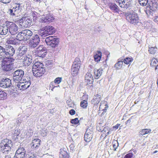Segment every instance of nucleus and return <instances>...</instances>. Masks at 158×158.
I'll return each instance as SVG.
<instances>
[{
    "mask_svg": "<svg viewBox=\"0 0 158 158\" xmlns=\"http://www.w3.org/2000/svg\"><path fill=\"white\" fill-rule=\"evenodd\" d=\"M120 125V124H117L115 126H114L113 127L115 129H117L118 127Z\"/></svg>",
    "mask_w": 158,
    "mask_h": 158,
    "instance_id": "64",
    "label": "nucleus"
},
{
    "mask_svg": "<svg viewBox=\"0 0 158 158\" xmlns=\"http://www.w3.org/2000/svg\"><path fill=\"white\" fill-rule=\"evenodd\" d=\"M24 73L22 69H18L15 71L13 73V80L15 82H18L23 79Z\"/></svg>",
    "mask_w": 158,
    "mask_h": 158,
    "instance_id": "8",
    "label": "nucleus"
},
{
    "mask_svg": "<svg viewBox=\"0 0 158 158\" xmlns=\"http://www.w3.org/2000/svg\"><path fill=\"white\" fill-rule=\"evenodd\" d=\"M23 31L26 41L29 40L33 35V32L29 30H25Z\"/></svg>",
    "mask_w": 158,
    "mask_h": 158,
    "instance_id": "20",
    "label": "nucleus"
},
{
    "mask_svg": "<svg viewBox=\"0 0 158 158\" xmlns=\"http://www.w3.org/2000/svg\"><path fill=\"white\" fill-rule=\"evenodd\" d=\"M92 138L93 134L92 133L89 132L88 131V130H87L85 132L84 136V138L85 141L87 142H89L92 139Z\"/></svg>",
    "mask_w": 158,
    "mask_h": 158,
    "instance_id": "19",
    "label": "nucleus"
},
{
    "mask_svg": "<svg viewBox=\"0 0 158 158\" xmlns=\"http://www.w3.org/2000/svg\"><path fill=\"white\" fill-rule=\"evenodd\" d=\"M6 25L8 28V31L12 35H15L18 32V28L16 24L14 22L8 21H6Z\"/></svg>",
    "mask_w": 158,
    "mask_h": 158,
    "instance_id": "7",
    "label": "nucleus"
},
{
    "mask_svg": "<svg viewBox=\"0 0 158 158\" xmlns=\"http://www.w3.org/2000/svg\"><path fill=\"white\" fill-rule=\"evenodd\" d=\"M112 145L113 147V150H116L117 147L118 146V143L117 141L114 140L112 142Z\"/></svg>",
    "mask_w": 158,
    "mask_h": 158,
    "instance_id": "43",
    "label": "nucleus"
},
{
    "mask_svg": "<svg viewBox=\"0 0 158 158\" xmlns=\"http://www.w3.org/2000/svg\"><path fill=\"white\" fill-rule=\"evenodd\" d=\"M20 133V130H17L16 131L15 130V136L16 135L17 136H18L19 135V134Z\"/></svg>",
    "mask_w": 158,
    "mask_h": 158,
    "instance_id": "58",
    "label": "nucleus"
},
{
    "mask_svg": "<svg viewBox=\"0 0 158 158\" xmlns=\"http://www.w3.org/2000/svg\"><path fill=\"white\" fill-rule=\"evenodd\" d=\"M102 56V52L100 51H98L97 53L94 56V60L97 62H99Z\"/></svg>",
    "mask_w": 158,
    "mask_h": 158,
    "instance_id": "28",
    "label": "nucleus"
},
{
    "mask_svg": "<svg viewBox=\"0 0 158 158\" xmlns=\"http://www.w3.org/2000/svg\"><path fill=\"white\" fill-rule=\"evenodd\" d=\"M85 80L88 84H93L94 79L92 75L90 73H87L85 76Z\"/></svg>",
    "mask_w": 158,
    "mask_h": 158,
    "instance_id": "18",
    "label": "nucleus"
},
{
    "mask_svg": "<svg viewBox=\"0 0 158 158\" xmlns=\"http://www.w3.org/2000/svg\"><path fill=\"white\" fill-rule=\"evenodd\" d=\"M19 21L22 27L27 28L31 25L32 19L29 17H24L22 18Z\"/></svg>",
    "mask_w": 158,
    "mask_h": 158,
    "instance_id": "9",
    "label": "nucleus"
},
{
    "mask_svg": "<svg viewBox=\"0 0 158 158\" xmlns=\"http://www.w3.org/2000/svg\"><path fill=\"white\" fill-rule=\"evenodd\" d=\"M79 120L78 119V118H75L74 119H71V120L70 122L71 123L77 124L79 123Z\"/></svg>",
    "mask_w": 158,
    "mask_h": 158,
    "instance_id": "46",
    "label": "nucleus"
},
{
    "mask_svg": "<svg viewBox=\"0 0 158 158\" xmlns=\"http://www.w3.org/2000/svg\"><path fill=\"white\" fill-rule=\"evenodd\" d=\"M39 33V35L42 37H44L49 35L48 32L46 29V26L40 29Z\"/></svg>",
    "mask_w": 158,
    "mask_h": 158,
    "instance_id": "23",
    "label": "nucleus"
},
{
    "mask_svg": "<svg viewBox=\"0 0 158 158\" xmlns=\"http://www.w3.org/2000/svg\"><path fill=\"white\" fill-rule=\"evenodd\" d=\"M40 41L39 36L37 35H35L32 36L29 41V46L31 48H34L36 47Z\"/></svg>",
    "mask_w": 158,
    "mask_h": 158,
    "instance_id": "10",
    "label": "nucleus"
},
{
    "mask_svg": "<svg viewBox=\"0 0 158 158\" xmlns=\"http://www.w3.org/2000/svg\"><path fill=\"white\" fill-rule=\"evenodd\" d=\"M75 111L74 110L71 109L70 110V114L73 115L75 114Z\"/></svg>",
    "mask_w": 158,
    "mask_h": 158,
    "instance_id": "57",
    "label": "nucleus"
},
{
    "mask_svg": "<svg viewBox=\"0 0 158 158\" xmlns=\"http://www.w3.org/2000/svg\"><path fill=\"white\" fill-rule=\"evenodd\" d=\"M62 78L61 77H58L56 78L54 80V83L57 84H60Z\"/></svg>",
    "mask_w": 158,
    "mask_h": 158,
    "instance_id": "49",
    "label": "nucleus"
},
{
    "mask_svg": "<svg viewBox=\"0 0 158 158\" xmlns=\"http://www.w3.org/2000/svg\"><path fill=\"white\" fill-rule=\"evenodd\" d=\"M133 60V59L132 57H127L124 59H123V62L126 64H128L132 62Z\"/></svg>",
    "mask_w": 158,
    "mask_h": 158,
    "instance_id": "39",
    "label": "nucleus"
},
{
    "mask_svg": "<svg viewBox=\"0 0 158 158\" xmlns=\"http://www.w3.org/2000/svg\"><path fill=\"white\" fill-rule=\"evenodd\" d=\"M123 58H121L118 60V62L114 65V67L116 69H121L122 67L123 64Z\"/></svg>",
    "mask_w": 158,
    "mask_h": 158,
    "instance_id": "26",
    "label": "nucleus"
},
{
    "mask_svg": "<svg viewBox=\"0 0 158 158\" xmlns=\"http://www.w3.org/2000/svg\"><path fill=\"white\" fill-rule=\"evenodd\" d=\"M40 140L39 139H35L32 141L33 144L32 146H33L35 148L38 147L40 145Z\"/></svg>",
    "mask_w": 158,
    "mask_h": 158,
    "instance_id": "36",
    "label": "nucleus"
},
{
    "mask_svg": "<svg viewBox=\"0 0 158 158\" xmlns=\"http://www.w3.org/2000/svg\"><path fill=\"white\" fill-rule=\"evenodd\" d=\"M88 106V103L86 100H83L81 101L80 103V106L83 108H86Z\"/></svg>",
    "mask_w": 158,
    "mask_h": 158,
    "instance_id": "42",
    "label": "nucleus"
},
{
    "mask_svg": "<svg viewBox=\"0 0 158 158\" xmlns=\"http://www.w3.org/2000/svg\"><path fill=\"white\" fill-rule=\"evenodd\" d=\"M26 152H22L20 153H15L14 158H26Z\"/></svg>",
    "mask_w": 158,
    "mask_h": 158,
    "instance_id": "38",
    "label": "nucleus"
},
{
    "mask_svg": "<svg viewBox=\"0 0 158 158\" xmlns=\"http://www.w3.org/2000/svg\"><path fill=\"white\" fill-rule=\"evenodd\" d=\"M158 64V61L155 58H153L151 60L150 66L152 67H156V65Z\"/></svg>",
    "mask_w": 158,
    "mask_h": 158,
    "instance_id": "41",
    "label": "nucleus"
},
{
    "mask_svg": "<svg viewBox=\"0 0 158 158\" xmlns=\"http://www.w3.org/2000/svg\"><path fill=\"white\" fill-rule=\"evenodd\" d=\"M131 122V119L130 118L128 120H127L126 122V124L127 125H128L129 124V123Z\"/></svg>",
    "mask_w": 158,
    "mask_h": 158,
    "instance_id": "63",
    "label": "nucleus"
},
{
    "mask_svg": "<svg viewBox=\"0 0 158 158\" xmlns=\"http://www.w3.org/2000/svg\"><path fill=\"white\" fill-rule=\"evenodd\" d=\"M37 69L36 70H38V71L41 72L43 74H44L46 72L45 69L44 67H43L41 68H38V67L37 68Z\"/></svg>",
    "mask_w": 158,
    "mask_h": 158,
    "instance_id": "50",
    "label": "nucleus"
},
{
    "mask_svg": "<svg viewBox=\"0 0 158 158\" xmlns=\"http://www.w3.org/2000/svg\"><path fill=\"white\" fill-rule=\"evenodd\" d=\"M103 133L104 132H106L107 131H109L110 130V128L108 126H105L104 128L103 127Z\"/></svg>",
    "mask_w": 158,
    "mask_h": 158,
    "instance_id": "53",
    "label": "nucleus"
},
{
    "mask_svg": "<svg viewBox=\"0 0 158 158\" xmlns=\"http://www.w3.org/2000/svg\"><path fill=\"white\" fill-rule=\"evenodd\" d=\"M12 85L11 80L10 79L4 77L2 78L0 81V86L3 88L10 87Z\"/></svg>",
    "mask_w": 158,
    "mask_h": 158,
    "instance_id": "12",
    "label": "nucleus"
},
{
    "mask_svg": "<svg viewBox=\"0 0 158 158\" xmlns=\"http://www.w3.org/2000/svg\"><path fill=\"white\" fill-rule=\"evenodd\" d=\"M103 71L102 69H94V78L98 79L101 75Z\"/></svg>",
    "mask_w": 158,
    "mask_h": 158,
    "instance_id": "24",
    "label": "nucleus"
},
{
    "mask_svg": "<svg viewBox=\"0 0 158 158\" xmlns=\"http://www.w3.org/2000/svg\"><path fill=\"white\" fill-rule=\"evenodd\" d=\"M26 80V79H25L24 78L23 79V81H24V84L23 85V84H22L21 88H22L23 90L27 89L31 85V82L30 80L28 81Z\"/></svg>",
    "mask_w": 158,
    "mask_h": 158,
    "instance_id": "32",
    "label": "nucleus"
},
{
    "mask_svg": "<svg viewBox=\"0 0 158 158\" xmlns=\"http://www.w3.org/2000/svg\"><path fill=\"white\" fill-rule=\"evenodd\" d=\"M118 5L121 8L127 9L131 6V0H124L121 3L120 2Z\"/></svg>",
    "mask_w": 158,
    "mask_h": 158,
    "instance_id": "16",
    "label": "nucleus"
},
{
    "mask_svg": "<svg viewBox=\"0 0 158 158\" xmlns=\"http://www.w3.org/2000/svg\"><path fill=\"white\" fill-rule=\"evenodd\" d=\"M43 65L40 62H35L33 65V67L36 69H37V68H41L43 67Z\"/></svg>",
    "mask_w": 158,
    "mask_h": 158,
    "instance_id": "40",
    "label": "nucleus"
},
{
    "mask_svg": "<svg viewBox=\"0 0 158 158\" xmlns=\"http://www.w3.org/2000/svg\"><path fill=\"white\" fill-rule=\"evenodd\" d=\"M46 28L47 31L48 32V35L53 34L55 32V29L52 26L47 25L46 26Z\"/></svg>",
    "mask_w": 158,
    "mask_h": 158,
    "instance_id": "31",
    "label": "nucleus"
},
{
    "mask_svg": "<svg viewBox=\"0 0 158 158\" xmlns=\"http://www.w3.org/2000/svg\"><path fill=\"white\" fill-rule=\"evenodd\" d=\"M108 6L110 10L114 13L119 14L121 11L119 7L115 3H109L108 4Z\"/></svg>",
    "mask_w": 158,
    "mask_h": 158,
    "instance_id": "15",
    "label": "nucleus"
},
{
    "mask_svg": "<svg viewBox=\"0 0 158 158\" xmlns=\"http://www.w3.org/2000/svg\"><path fill=\"white\" fill-rule=\"evenodd\" d=\"M23 33V31H21L19 33L16 35V38L19 42V41H26L25 40V38H24V35Z\"/></svg>",
    "mask_w": 158,
    "mask_h": 158,
    "instance_id": "30",
    "label": "nucleus"
},
{
    "mask_svg": "<svg viewBox=\"0 0 158 158\" xmlns=\"http://www.w3.org/2000/svg\"><path fill=\"white\" fill-rule=\"evenodd\" d=\"M105 107L104 109H103L102 110L104 112H106L107 108H108V106L107 105V104H105Z\"/></svg>",
    "mask_w": 158,
    "mask_h": 158,
    "instance_id": "60",
    "label": "nucleus"
},
{
    "mask_svg": "<svg viewBox=\"0 0 158 158\" xmlns=\"http://www.w3.org/2000/svg\"><path fill=\"white\" fill-rule=\"evenodd\" d=\"M80 68L72 66L71 68V74L72 76V85H73L74 83L77 80V75L78 73V71Z\"/></svg>",
    "mask_w": 158,
    "mask_h": 158,
    "instance_id": "14",
    "label": "nucleus"
},
{
    "mask_svg": "<svg viewBox=\"0 0 158 158\" xmlns=\"http://www.w3.org/2000/svg\"><path fill=\"white\" fill-rule=\"evenodd\" d=\"M154 21L158 24V16L155 17Z\"/></svg>",
    "mask_w": 158,
    "mask_h": 158,
    "instance_id": "62",
    "label": "nucleus"
},
{
    "mask_svg": "<svg viewBox=\"0 0 158 158\" xmlns=\"http://www.w3.org/2000/svg\"><path fill=\"white\" fill-rule=\"evenodd\" d=\"M11 0H0V1L4 4H7L9 3Z\"/></svg>",
    "mask_w": 158,
    "mask_h": 158,
    "instance_id": "54",
    "label": "nucleus"
},
{
    "mask_svg": "<svg viewBox=\"0 0 158 158\" xmlns=\"http://www.w3.org/2000/svg\"><path fill=\"white\" fill-rule=\"evenodd\" d=\"M27 48L25 46H21L18 48V56H21L25 55L27 52Z\"/></svg>",
    "mask_w": 158,
    "mask_h": 158,
    "instance_id": "17",
    "label": "nucleus"
},
{
    "mask_svg": "<svg viewBox=\"0 0 158 158\" xmlns=\"http://www.w3.org/2000/svg\"><path fill=\"white\" fill-rule=\"evenodd\" d=\"M140 4L143 6H146L144 11L148 16L152 15L153 12L156 11L158 8V3L155 0L148 4V0H138Z\"/></svg>",
    "mask_w": 158,
    "mask_h": 158,
    "instance_id": "1",
    "label": "nucleus"
},
{
    "mask_svg": "<svg viewBox=\"0 0 158 158\" xmlns=\"http://www.w3.org/2000/svg\"><path fill=\"white\" fill-rule=\"evenodd\" d=\"M12 146L13 143L11 140L7 139H4L0 144L1 152L4 154H7L10 151Z\"/></svg>",
    "mask_w": 158,
    "mask_h": 158,
    "instance_id": "3",
    "label": "nucleus"
},
{
    "mask_svg": "<svg viewBox=\"0 0 158 158\" xmlns=\"http://www.w3.org/2000/svg\"><path fill=\"white\" fill-rule=\"evenodd\" d=\"M6 22L5 23L0 26V35H5L8 32V28L6 26Z\"/></svg>",
    "mask_w": 158,
    "mask_h": 158,
    "instance_id": "21",
    "label": "nucleus"
},
{
    "mask_svg": "<svg viewBox=\"0 0 158 158\" xmlns=\"http://www.w3.org/2000/svg\"><path fill=\"white\" fill-rule=\"evenodd\" d=\"M23 152H26V151L24 148L23 147L20 148L17 150L15 153L19 154Z\"/></svg>",
    "mask_w": 158,
    "mask_h": 158,
    "instance_id": "48",
    "label": "nucleus"
},
{
    "mask_svg": "<svg viewBox=\"0 0 158 158\" xmlns=\"http://www.w3.org/2000/svg\"><path fill=\"white\" fill-rule=\"evenodd\" d=\"M33 52L35 55L39 57L44 58L47 53V49L43 45H40L35 49Z\"/></svg>",
    "mask_w": 158,
    "mask_h": 158,
    "instance_id": "6",
    "label": "nucleus"
},
{
    "mask_svg": "<svg viewBox=\"0 0 158 158\" xmlns=\"http://www.w3.org/2000/svg\"><path fill=\"white\" fill-rule=\"evenodd\" d=\"M7 95V93L2 90L1 93H0V99H2V98L6 97Z\"/></svg>",
    "mask_w": 158,
    "mask_h": 158,
    "instance_id": "47",
    "label": "nucleus"
},
{
    "mask_svg": "<svg viewBox=\"0 0 158 158\" xmlns=\"http://www.w3.org/2000/svg\"><path fill=\"white\" fill-rule=\"evenodd\" d=\"M11 59V58H6L2 60V68L4 71L12 72L14 70Z\"/></svg>",
    "mask_w": 158,
    "mask_h": 158,
    "instance_id": "4",
    "label": "nucleus"
},
{
    "mask_svg": "<svg viewBox=\"0 0 158 158\" xmlns=\"http://www.w3.org/2000/svg\"><path fill=\"white\" fill-rule=\"evenodd\" d=\"M144 131H145L146 134H147L149 133L151 131V130L150 129H144Z\"/></svg>",
    "mask_w": 158,
    "mask_h": 158,
    "instance_id": "61",
    "label": "nucleus"
},
{
    "mask_svg": "<svg viewBox=\"0 0 158 158\" xmlns=\"http://www.w3.org/2000/svg\"><path fill=\"white\" fill-rule=\"evenodd\" d=\"M43 15L44 17H42L40 19V21L41 23H48L52 22L54 19L53 16L48 12L44 13Z\"/></svg>",
    "mask_w": 158,
    "mask_h": 158,
    "instance_id": "11",
    "label": "nucleus"
},
{
    "mask_svg": "<svg viewBox=\"0 0 158 158\" xmlns=\"http://www.w3.org/2000/svg\"><path fill=\"white\" fill-rule=\"evenodd\" d=\"M30 55H28L27 56L24 58V64L26 66H29L32 62V59L30 57Z\"/></svg>",
    "mask_w": 158,
    "mask_h": 158,
    "instance_id": "29",
    "label": "nucleus"
},
{
    "mask_svg": "<svg viewBox=\"0 0 158 158\" xmlns=\"http://www.w3.org/2000/svg\"><path fill=\"white\" fill-rule=\"evenodd\" d=\"M133 156V154L132 153H129L126 154L124 156V158H131Z\"/></svg>",
    "mask_w": 158,
    "mask_h": 158,
    "instance_id": "51",
    "label": "nucleus"
},
{
    "mask_svg": "<svg viewBox=\"0 0 158 158\" xmlns=\"http://www.w3.org/2000/svg\"><path fill=\"white\" fill-rule=\"evenodd\" d=\"M5 57L9 58L13 56L15 53V50L14 47L10 45H8L6 47Z\"/></svg>",
    "mask_w": 158,
    "mask_h": 158,
    "instance_id": "13",
    "label": "nucleus"
},
{
    "mask_svg": "<svg viewBox=\"0 0 158 158\" xmlns=\"http://www.w3.org/2000/svg\"><path fill=\"white\" fill-rule=\"evenodd\" d=\"M103 126L102 127H98L97 128V130H98V131L99 132H103Z\"/></svg>",
    "mask_w": 158,
    "mask_h": 158,
    "instance_id": "56",
    "label": "nucleus"
},
{
    "mask_svg": "<svg viewBox=\"0 0 158 158\" xmlns=\"http://www.w3.org/2000/svg\"><path fill=\"white\" fill-rule=\"evenodd\" d=\"M81 62L80 59L79 58L76 57L73 63L72 66L80 68Z\"/></svg>",
    "mask_w": 158,
    "mask_h": 158,
    "instance_id": "34",
    "label": "nucleus"
},
{
    "mask_svg": "<svg viewBox=\"0 0 158 158\" xmlns=\"http://www.w3.org/2000/svg\"><path fill=\"white\" fill-rule=\"evenodd\" d=\"M60 158H69V154L66 151L60 149L59 155Z\"/></svg>",
    "mask_w": 158,
    "mask_h": 158,
    "instance_id": "33",
    "label": "nucleus"
},
{
    "mask_svg": "<svg viewBox=\"0 0 158 158\" xmlns=\"http://www.w3.org/2000/svg\"><path fill=\"white\" fill-rule=\"evenodd\" d=\"M53 40H52V47L55 48L57 46L59 42V38L56 37L55 36H53Z\"/></svg>",
    "mask_w": 158,
    "mask_h": 158,
    "instance_id": "37",
    "label": "nucleus"
},
{
    "mask_svg": "<svg viewBox=\"0 0 158 158\" xmlns=\"http://www.w3.org/2000/svg\"><path fill=\"white\" fill-rule=\"evenodd\" d=\"M53 36H49L46 38L45 41L46 44L52 47V40H53Z\"/></svg>",
    "mask_w": 158,
    "mask_h": 158,
    "instance_id": "35",
    "label": "nucleus"
},
{
    "mask_svg": "<svg viewBox=\"0 0 158 158\" xmlns=\"http://www.w3.org/2000/svg\"><path fill=\"white\" fill-rule=\"evenodd\" d=\"M23 6L22 4L17 3L12 9H8L7 13L12 17L16 16L21 12Z\"/></svg>",
    "mask_w": 158,
    "mask_h": 158,
    "instance_id": "5",
    "label": "nucleus"
},
{
    "mask_svg": "<svg viewBox=\"0 0 158 158\" xmlns=\"http://www.w3.org/2000/svg\"><path fill=\"white\" fill-rule=\"evenodd\" d=\"M101 96L100 95L97 94L94 96L93 99L91 101L92 104L95 105L98 104L101 100Z\"/></svg>",
    "mask_w": 158,
    "mask_h": 158,
    "instance_id": "22",
    "label": "nucleus"
},
{
    "mask_svg": "<svg viewBox=\"0 0 158 158\" xmlns=\"http://www.w3.org/2000/svg\"><path fill=\"white\" fill-rule=\"evenodd\" d=\"M6 47L0 46V60H2L5 59V57Z\"/></svg>",
    "mask_w": 158,
    "mask_h": 158,
    "instance_id": "27",
    "label": "nucleus"
},
{
    "mask_svg": "<svg viewBox=\"0 0 158 158\" xmlns=\"http://www.w3.org/2000/svg\"><path fill=\"white\" fill-rule=\"evenodd\" d=\"M33 75L36 77H40L43 75L41 72L38 71V70H36L33 72Z\"/></svg>",
    "mask_w": 158,
    "mask_h": 158,
    "instance_id": "44",
    "label": "nucleus"
},
{
    "mask_svg": "<svg viewBox=\"0 0 158 158\" xmlns=\"http://www.w3.org/2000/svg\"><path fill=\"white\" fill-rule=\"evenodd\" d=\"M157 48H156L155 47H149V48L148 51L150 53L152 54H154L156 52V49Z\"/></svg>",
    "mask_w": 158,
    "mask_h": 158,
    "instance_id": "45",
    "label": "nucleus"
},
{
    "mask_svg": "<svg viewBox=\"0 0 158 158\" xmlns=\"http://www.w3.org/2000/svg\"><path fill=\"white\" fill-rule=\"evenodd\" d=\"M144 130V129H142L139 132L140 136H143V135L146 134L145 131Z\"/></svg>",
    "mask_w": 158,
    "mask_h": 158,
    "instance_id": "55",
    "label": "nucleus"
},
{
    "mask_svg": "<svg viewBox=\"0 0 158 158\" xmlns=\"http://www.w3.org/2000/svg\"><path fill=\"white\" fill-rule=\"evenodd\" d=\"M8 42L9 44L15 45L18 44L19 43V42L18 41L15 37H11L8 40Z\"/></svg>",
    "mask_w": 158,
    "mask_h": 158,
    "instance_id": "25",
    "label": "nucleus"
},
{
    "mask_svg": "<svg viewBox=\"0 0 158 158\" xmlns=\"http://www.w3.org/2000/svg\"><path fill=\"white\" fill-rule=\"evenodd\" d=\"M75 146L74 144L71 143V145H70V149L71 150L73 151L74 149Z\"/></svg>",
    "mask_w": 158,
    "mask_h": 158,
    "instance_id": "59",
    "label": "nucleus"
},
{
    "mask_svg": "<svg viewBox=\"0 0 158 158\" xmlns=\"http://www.w3.org/2000/svg\"><path fill=\"white\" fill-rule=\"evenodd\" d=\"M124 16L126 20L131 24L135 25L141 23L138 14L132 10L125 12Z\"/></svg>",
    "mask_w": 158,
    "mask_h": 158,
    "instance_id": "2",
    "label": "nucleus"
},
{
    "mask_svg": "<svg viewBox=\"0 0 158 158\" xmlns=\"http://www.w3.org/2000/svg\"><path fill=\"white\" fill-rule=\"evenodd\" d=\"M19 81L18 82H19V83H17V85H16V86H17V87H18L19 89L20 90H21L22 89H23L22 88H22V84H23L24 83V82H19Z\"/></svg>",
    "mask_w": 158,
    "mask_h": 158,
    "instance_id": "52",
    "label": "nucleus"
}]
</instances>
